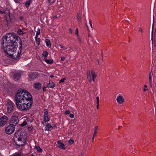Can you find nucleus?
<instances>
[{"mask_svg": "<svg viewBox=\"0 0 156 156\" xmlns=\"http://www.w3.org/2000/svg\"><path fill=\"white\" fill-rule=\"evenodd\" d=\"M19 37L14 33H8L5 35L3 37L2 48L5 53L9 56L11 57V59H5L6 61L10 62V64H13L16 63L19 60L18 57L19 56V53L18 55L15 56L14 55L15 54V51L18 46L16 44V41H18Z\"/></svg>", "mask_w": 156, "mask_h": 156, "instance_id": "nucleus-1", "label": "nucleus"}, {"mask_svg": "<svg viewBox=\"0 0 156 156\" xmlns=\"http://www.w3.org/2000/svg\"><path fill=\"white\" fill-rule=\"evenodd\" d=\"M20 106H21L22 111H27L31 108L32 105L33 100L29 99H20Z\"/></svg>", "mask_w": 156, "mask_h": 156, "instance_id": "nucleus-2", "label": "nucleus"}, {"mask_svg": "<svg viewBox=\"0 0 156 156\" xmlns=\"http://www.w3.org/2000/svg\"><path fill=\"white\" fill-rule=\"evenodd\" d=\"M29 99L33 100L31 94L27 90L21 89H20V99Z\"/></svg>", "mask_w": 156, "mask_h": 156, "instance_id": "nucleus-3", "label": "nucleus"}, {"mask_svg": "<svg viewBox=\"0 0 156 156\" xmlns=\"http://www.w3.org/2000/svg\"><path fill=\"white\" fill-rule=\"evenodd\" d=\"M15 127L13 124H10L7 126L5 128V132L7 134H11L15 131Z\"/></svg>", "mask_w": 156, "mask_h": 156, "instance_id": "nucleus-4", "label": "nucleus"}, {"mask_svg": "<svg viewBox=\"0 0 156 156\" xmlns=\"http://www.w3.org/2000/svg\"><path fill=\"white\" fill-rule=\"evenodd\" d=\"M13 139L15 144L18 146H19L20 132L19 131L15 133Z\"/></svg>", "mask_w": 156, "mask_h": 156, "instance_id": "nucleus-5", "label": "nucleus"}, {"mask_svg": "<svg viewBox=\"0 0 156 156\" xmlns=\"http://www.w3.org/2000/svg\"><path fill=\"white\" fill-rule=\"evenodd\" d=\"M8 119V117L5 115L0 118V127L4 126L7 123Z\"/></svg>", "mask_w": 156, "mask_h": 156, "instance_id": "nucleus-6", "label": "nucleus"}, {"mask_svg": "<svg viewBox=\"0 0 156 156\" xmlns=\"http://www.w3.org/2000/svg\"><path fill=\"white\" fill-rule=\"evenodd\" d=\"M39 74L37 72H31L29 74V80L30 81L36 79L39 76Z\"/></svg>", "mask_w": 156, "mask_h": 156, "instance_id": "nucleus-7", "label": "nucleus"}, {"mask_svg": "<svg viewBox=\"0 0 156 156\" xmlns=\"http://www.w3.org/2000/svg\"><path fill=\"white\" fill-rule=\"evenodd\" d=\"M19 120L18 117L16 115H12L11 119L10 122L12 123L17 125L19 122Z\"/></svg>", "mask_w": 156, "mask_h": 156, "instance_id": "nucleus-8", "label": "nucleus"}, {"mask_svg": "<svg viewBox=\"0 0 156 156\" xmlns=\"http://www.w3.org/2000/svg\"><path fill=\"white\" fill-rule=\"evenodd\" d=\"M14 100L15 101V103L17 105V108H20V106H19L20 103V93L17 92L15 95Z\"/></svg>", "mask_w": 156, "mask_h": 156, "instance_id": "nucleus-9", "label": "nucleus"}, {"mask_svg": "<svg viewBox=\"0 0 156 156\" xmlns=\"http://www.w3.org/2000/svg\"><path fill=\"white\" fill-rule=\"evenodd\" d=\"M118 102L120 104H121L124 101V99L123 97L122 96H118L116 99Z\"/></svg>", "mask_w": 156, "mask_h": 156, "instance_id": "nucleus-10", "label": "nucleus"}, {"mask_svg": "<svg viewBox=\"0 0 156 156\" xmlns=\"http://www.w3.org/2000/svg\"><path fill=\"white\" fill-rule=\"evenodd\" d=\"M41 85H42L41 83H37L35 84L34 87L36 89L39 90L41 89Z\"/></svg>", "mask_w": 156, "mask_h": 156, "instance_id": "nucleus-11", "label": "nucleus"}, {"mask_svg": "<svg viewBox=\"0 0 156 156\" xmlns=\"http://www.w3.org/2000/svg\"><path fill=\"white\" fill-rule=\"evenodd\" d=\"M57 142L58 144V147H59L63 150L65 149V147H64L65 145L64 144L61 142V141L58 140V141Z\"/></svg>", "mask_w": 156, "mask_h": 156, "instance_id": "nucleus-12", "label": "nucleus"}, {"mask_svg": "<svg viewBox=\"0 0 156 156\" xmlns=\"http://www.w3.org/2000/svg\"><path fill=\"white\" fill-rule=\"evenodd\" d=\"M91 74L92 79V80L93 81H95L96 77L97 76V75L95 73L93 69H92L91 70Z\"/></svg>", "mask_w": 156, "mask_h": 156, "instance_id": "nucleus-13", "label": "nucleus"}, {"mask_svg": "<svg viewBox=\"0 0 156 156\" xmlns=\"http://www.w3.org/2000/svg\"><path fill=\"white\" fill-rule=\"evenodd\" d=\"M14 107L12 106H7V112L8 113H10L13 111Z\"/></svg>", "mask_w": 156, "mask_h": 156, "instance_id": "nucleus-14", "label": "nucleus"}, {"mask_svg": "<svg viewBox=\"0 0 156 156\" xmlns=\"http://www.w3.org/2000/svg\"><path fill=\"white\" fill-rule=\"evenodd\" d=\"M26 141V139H23L22 140V139L20 138V146H23L24 145Z\"/></svg>", "mask_w": 156, "mask_h": 156, "instance_id": "nucleus-15", "label": "nucleus"}, {"mask_svg": "<svg viewBox=\"0 0 156 156\" xmlns=\"http://www.w3.org/2000/svg\"><path fill=\"white\" fill-rule=\"evenodd\" d=\"M14 104L12 101L9 100L7 101V106L14 107Z\"/></svg>", "mask_w": 156, "mask_h": 156, "instance_id": "nucleus-16", "label": "nucleus"}, {"mask_svg": "<svg viewBox=\"0 0 156 156\" xmlns=\"http://www.w3.org/2000/svg\"><path fill=\"white\" fill-rule=\"evenodd\" d=\"M87 76L88 80L90 82H91V76L90 74V72L89 70H88L87 71Z\"/></svg>", "mask_w": 156, "mask_h": 156, "instance_id": "nucleus-17", "label": "nucleus"}, {"mask_svg": "<svg viewBox=\"0 0 156 156\" xmlns=\"http://www.w3.org/2000/svg\"><path fill=\"white\" fill-rule=\"evenodd\" d=\"M13 78L15 81L18 80L20 78V75L19 73L15 74L13 76Z\"/></svg>", "mask_w": 156, "mask_h": 156, "instance_id": "nucleus-18", "label": "nucleus"}, {"mask_svg": "<svg viewBox=\"0 0 156 156\" xmlns=\"http://www.w3.org/2000/svg\"><path fill=\"white\" fill-rule=\"evenodd\" d=\"M42 55L44 56V59H46L48 55V53L46 51H44L42 54Z\"/></svg>", "mask_w": 156, "mask_h": 156, "instance_id": "nucleus-19", "label": "nucleus"}, {"mask_svg": "<svg viewBox=\"0 0 156 156\" xmlns=\"http://www.w3.org/2000/svg\"><path fill=\"white\" fill-rule=\"evenodd\" d=\"M152 73L151 71L150 72L149 74V81L150 83V85L151 86V83H152Z\"/></svg>", "mask_w": 156, "mask_h": 156, "instance_id": "nucleus-20", "label": "nucleus"}, {"mask_svg": "<svg viewBox=\"0 0 156 156\" xmlns=\"http://www.w3.org/2000/svg\"><path fill=\"white\" fill-rule=\"evenodd\" d=\"M45 61L46 63L48 64H51L53 63V61L51 59H45Z\"/></svg>", "mask_w": 156, "mask_h": 156, "instance_id": "nucleus-21", "label": "nucleus"}, {"mask_svg": "<svg viewBox=\"0 0 156 156\" xmlns=\"http://www.w3.org/2000/svg\"><path fill=\"white\" fill-rule=\"evenodd\" d=\"M55 86V83L53 82H52L51 83L49 82L48 85V87L51 88H53Z\"/></svg>", "mask_w": 156, "mask_h": 156, "instance_id": "nucleus-22", "label": "nucleus"}, {"mask_svg": "<svg viewBox=\"0 0 156 156\" xmlns=\"http://www.w3.org/2000/svg\"><path fill=\"white\" fill-rule=\"evenodd\" d=\"M32 0H29L26 2L25 3V6H26V7H28L29 6L30 4L32 2Z\"/></svg>", "mask_w": 156, "mask_h": 156, "instance_id": "nucleus-23", "label": "nucleus"}, {"mask_svg": "<svg viewBox=\"0 0 156 156\" xmlns=\"http://www.w3.org/2000/svg\"><path fill=\"white\" fill-rule=\"evenodd\" d=\"M47 127V130L48 131H51L52 129V126L49 125L48 123H47L46 125Z\"/></svg>", "mask_w": 156, "mask_h": 156, "instance_id": "nucleus-24", "label": "nucleus"}, {"mask_svg": "<svg viewBox=\"0 0 156 156\" xmlns=\"http://www.w3.org/2000/svg\"><path fill=\"white\" fill-rule=\"evenodd\" d=\"M45 42L47 46L48 47L49 46H51V42L50 40L48 39L45 40Z\"/></svg>", "mask_w": 156, "mask_h": 156, "instance_id": "nucleus-25", "label": "nucleus"}, {"mask_svg": "<svg viewBox=\"0 0 156 156\" xmlns=\"http://www.w3.org/2000/svg\"><path fill=\"white\" fill-rule=\"evenodd\" d=\"M98 129V126H96L94 128V133L93 135L94 136H95L96 135V133H97V132Z\"/></svg>", "mask_w": 156, "mask_h": 156, "instance_id": "nucleus-26", "label": "nucleus"}, {"mask_svg": "<svg viewBox=\"0 0 156 156\" xmlns=\"http://www.w3.org/2000/svg\"><path fill=\"white\" fill-rule=\"evenodd\" d=\"M44 120L45 122H48L50 119L49 117H48V116H44Z\"/></svg>", "mask_w": 156, "mask_h": 156, "instance_id": "nucleus-27", "label": "nucleus"}, {"mask_svg": "<svg viewBox=\"0 0 156 156\" xmlns=\"http://www.w3.org/2000/svg\"><path fill=\"white\" fill-rule=\"evenodd\" d=\"M77 19L79 20V21L80 22H81V15L80 13H77Z\"/></svg>", "mask_w": 156, "mask_h": 156, "instance_id": "nucleus-28", "label": "nucleus"}, {"mask_svg": "<svg viewBox=\"0 0 156 156\" xmlns=\"http://www.w3.org/2000/svg\"><path fill=\"white\" fill-rule=\"evenodd\" d=\"M40 29H37V32L36 34V36H35V38H36V41H37V35H39L40 34Z\"/></svg>", "mask_w": 156, "mask_h": 156, "instance_id": "nucleus-29", "label": "nucleus"}, {"mask_svg": "<svg viewBox=\"0 0 156 156\" xmlns=\"http://www.w3.org/2000/svg\"><path fill=\"white\" fill-rule=\"evenodd\" d=\"M154 16L153 15V25L152 27V34L153 35V30H154Z\"/></svg>", "mask_w": 156, "mask_h": 156, "instance_id": "nucleus-30", "label": "nucleus"}, {"mask_svg": "<svg viewBox=\"0 0 156 156\" xmlns=\"http://www.w3.org/2000/svg\"><path fill=\"white\" fill-rule=\"evenodd\" d=\"M36 148L38 152H42V150L40 148V147L39 146H36Z\"/></svg>", "mask_w": 156, "mask_h": 156, "instance_id": "nucleus-31", "label": "nucleus"}, {"mask_svg": "<svg viewBox=\"0 0 156 156\" xmlns=\"http://www.w3.org/2000/svg\"><path fill=\"white\" fill-rule=\"evenodd\" d=\"M27 123L25 121H23L22 123L20 124V126H23L27 125Z\"/></svg>", "mask_w": 156, "mask_h": 156, "instance_id": "nucleus-32", "label": "nucleus"}, {"mask_svg": "<svg viewBox=\"0 0 156 156\" xmlns=\"http://www.w3.org/2000/svg\"><path fill=\"white\" fill-rule=\"evenodd\" d=\"M74 142L73 140L70 139L69 141V143L70 144H72L74 143Z\"/></svg>", "mask_w": 156, "mask_h": 156, "instance_id": "nucleus-33", "label": "nucleus"}, {"mask_svg": "<svg viewBox=\"0 0 156 156\" xmlns=\"http://www.w3.org/2000/svg\"><path fill=\"white\" fill-rule=\"evenodd\" d=\"M4 22L5 25L8 26L9 22L6 19L4 21Z\"/></svg>", "mask_w": 156, "mask_h": 156, "instance_id": "nucleus-34", "label": "nucleus"}, {"mask_svg": "<svg viewBox=\"0 0 156 156\" xmlns=\"http://www.w3.org/2000/svg\"><path fill=\"white\" fill-rule=\"evenodd\" d=\"M26 32L23 31L21 29H20V35L23 34H26Z\"/></svg>", "mask_w": 156, "mask_h": 156, "instance_id": "nucleus-35", "label": "nucleus"}, {"mask_svg": "<svg viewBox=\"0 0 156 156\" xmlns=\"http://www.w3.org/2000/svg\"><path fill=\"white\" fill-rule=\"evenodd\" d=\"M45 112H44V116H48V112L46 109L45 110Z\"/></svg>", "mask_w": 156, "mask_h": 156, "instance_id": "nucleus-36", "label": "nucleus"}, {"mask_svg": "<svg viewBox=\"0 0 156 156\" xmlns=\"http://www.w3.org/2000/svg\"><path fill=\"white\" fill-rule=\"evenodd\" d=\"M96 99L97 100L96 103L97 104H99V97H97L96 98Z\"/></svg>", "mask_w": 156, "mask_h": 156, "instance_id": "nucleus-37", "label": "nucleus"}, {"mask_svg": "<svg viewBox=\"0 0 156 156\" xmlns=\"http://www.w3.org/2000/svg\"><path fill=\"white\" fill-rule=\"evenodd\" d=\"M65 80H66V78H65L61 79L59 81V83L63 82Z\"/></svg>", "mask_w": 156, "mask_h": 156, "instance_id": "nucleus-38", "label": "nucleus"}, {"mask_svg": "<svg viewBox=\"0 0 156 156\" xmlns=\"http://www.w3.org/2000/svg\"><path fill=\"white\" fill-rule=\"evenodd\" d=\"M89 23L90 24V25L92 28V21L90 19L89 20Z\"/></svg>", "mask_w": 156, "mask_h": 156, "instance_id": "nucleus-39", "label": "nucleus"}, {"mask_svg": "<svg viewBox=\"0 0 156 156\" xmlns=\"http://www.w3.org/2000/svg\"><path fill=\"white\" fill-rule=\"evenodd\" d=\"M69 117L71 118H73L74 117V115L72 114H70L69 115Z\"/></svg>", "mask_w": 156, "mask_h": 156, "instance_id": "nucleus-40", "label": "nucleus"}, {"mask_svg": "<svg viewBox=\"0 0 156 156\" xmlns=\"http://www.w3.org/2000/svg\"><path fill=\"white\" fill-rule=\"evenodd\" d=\"M76 34L77 35V36H78V30L77 28H76Z\"/></svg>", "mask_w": 156, "mask_h": 156, "instance_id": "nucleus-41", "label": "nucleus"}, {"mask_svg": "<svg viewBox=\"0 0 156 156\" xmlns=\"http://www.w3.org/2000/svg\"><path fill=\"white\" fill-rule=\"evenodd\" d=\"M77 39H78V41L80 42H81V39L80 37L79 36V35H78V36H77Z\"/></svg>", "mask_w": 156, "mask_h": 156, "instance_id": "nucleus-42", "label": "nucleus"}, {"mask_svg": "<svg viewBox=\"0 0 156 156\" xmlns=\"http://www.w3.org/2000/svg\"><path fill=\"white\" fill-rule=\"evenodd\" d=\"M70 113V111L69 110L66 111L65 112V114H69Z\"/></svg>", "mask_w": 156, "mask_h": 156, "instance_id": "nucleus-43", "label": "nucleus"}, {"mask_svg": "<svg viewBox=\"0 0 156 156\" xmlns=\"http://www.w3.org/2000/svg\"><path fill=\"white\" fill-rule=\"evenodd\" d=\"M69 33H71V34H72L73 32V30H72V29L71 28H69Z\"/></svg>", "mask_w": 156, "mask_h": 156, "instance_id": "nucleus-44", "label": "nucleus"}, {"mask_svg": "<svg viewBox=\"0 0 156 156\" xmlns=\"http://www.w3.org/2000/svg\"><path fill=\"white\" fill-rule=\"evenodd\" d=\"M58 46H59L60 48H63L65 49H66V48H65L63 46H62L61 45L59 44Z\"/></svg>", "mask_w": 156, "mask_h": 156, "instance_id": "nucleus-45", "label": "nucleus"}, {"mask_svg": "<svg viewBox=\"0 0 156 156\" xmlns=\"http://www.w3.org/2000/svg\"><path fill=\"white\" fill-rule=\"evenodd\" d=\"M11 156H20V154H19V153L16 154Z\"/></svg>", "mask_w": 156, "mask_h": 156, "instance_id": "nucleus-46", "label": "nucleus"}, {"mask_svg": "<svg viewBox=\"0 0 156 156\" xmlns=\"http://www.w3.org/2000/svg\"><path fill=\"white\" fill-rule=\"evenodd\" d=\"M24 73H25V72H24L23 71H22L21 72V71H20V76L21 75H24Z\"/></svg>", "mask_w": 156, "mask_h": 156, "instance_id": "nucleus-47", "label": "nucleus"}, {"mask_svg": "<svg viewBox=\"0 0 156 156\" xmlns=\"http://www.w3.org/2000/svg\"><path fill=\"white\" fill-rule=\"evenodd\" d=\"M65 58H66L64 56L62 57L61 58V59L62 61L64 60L65 59Z\"/></svg>", "mask_w": 156, "mask_h": 156, "instance_id": "nucleus-48", "label": "nucleus"}, {"mask_svg": "<svg viewBox=\"0 0 156 156\" xmlns=\"http://www.w3.org/2000/svg\"><path fill=\"white\" fill-rule=\"evenodd\" d=\"M0 12L2 13H4L6 14V12L5 11H1L0 10Z\"/></svg>", "mask_w": 156, "mask_h": 156, "instance_id": "nucleus-49", "label": "nucleus"}, {"mask_svg": "<svg viewBox=\"0 0 156 156\" xmlns=\"http://www.w3.org/2000/svg\"><path fill=\"white\" fill-rule=\"evenodd\" d=\"M14 1L16 3H19L20 2V0H14Z\"/></svg>", "mask_w": 156, "mask_h": 156, "instance_id": "nucleus-50", "label": "nucleus"}, {"mask_svg": "<svg viewBox=\"0 0 156 156\" xmlns=\"http://www.w3.org/2000/svg\"><path fill=\"white\" fill-rule=\"evenodd\" d=\"M139 31L140 32H141V33H142L143 30H142V28H140L139 30Z\"/></svg>", "mask_w": 156, "mask_h": 156, "instance_id": "nucleus-51", "label": "nucleus"}, {"mask_svg": "<svg viewBox=\"0 0 156 156\" xmlns=\"http://www.w3.org/2000/svg\"><path fill=\"white\" fill-rule=\"evenodd\" d=\"M95 136H94L93 135V137H92V142H93V141H94V138Z\"/></svg>", "mask_w": 156, "mask_h": 156, "instance_id": "nucleus-52", "label": "nucleus"}, {"mask_svg": "<svg viewBox=\"0 0 156 156\" xmlns=\"http://www.w3.org/2000/svg\"><path fill=\"white\" fill-rule=\"evenodd\" d=\"M46 88L45 87H43V91H45V89H46Z\"/></svg>", "mask_w": 156, "mask_h": 156, "instance_id": "nucleus-53", "label": "nucleus"}, {"mask_svg": "<svg viewBox=\"0 0 156 156\" xmlns=\"http://www.w3.org/2000/svg\"><path fill=\"white\" fill-rule=\"evenodd\" d=\"M99 105V104H97V109H98Z\"/></svg>", "mask_w": 156, "mask_h": 156, "instance_id": "nucleus-54", "label": "nucleus"}, {"mask_svg": "<svg viewBox=\"0 0 156 156\" xmlns=\"http://www.w3.org/2000/svg\"><path fill=\"white\" fill-rule=\"evenodd\" d=\"M148 89L147 88V89H146V88H144V89H143V90L144 91H146L147 90H148Z\"/></svg>", "mask_w": 156, "mask_h": 156, "instance_id": "nucleus-55", "label": "nucleus"}, {"mask_svg": "<svg viewBox=\"0 0 156 156\" xmlns=\"http://www.w3.org/2000/svg\"><path fill=\"white\" fill-rule=\"evenodd\" d=\"M101 56L102 57V60H103V55L102 52L101 53Z\"/></svg>", "mask_w": 156, "mask_h": 156, "instance_id": "nucleus-56", "label": "nucleus"}, {"mask_svg": "<svg viewBox=\"0 0 156 156\" xmlns=\"http://www.w3.org/2000/svg\"><path fill=\"white\" fill-rule=\"evenodd\" d=\"M50 77L51 78H53V77H54V76L53 75H51L50 76Z\"/></svg>", "mask_w": 156, "mask_h": 156, "instance_id": "nucleus-57", "label": "nucleus"}, {"mask_svg": "<svg viewBox=\"0 0 156 156\" xmlns=\"http://www.w3.org/2000/svg\"><path fill=\"white\" fill-rule=\"evenodd\" d=\"M40 41H38L37 42V44L38 45H39L40 44Z\"/></svg>", "mask_w": 156, "mask_h": 156, "instance_id": "nucleus-58", "label": "nucleus"}, {"mask_svg": "<svg viewBox=\"0 0 156 156\" xmlns=\"http://www.w3.org/2000/svg\"><path fill=\"white\" fill-rule=\"evenodd\" d=\"M144 87L145 88H147V86L146 85H144Z\"/></svg>", "mask_w": 156, "mask_h": 156, "instance_id": "nucleus-59", "label": "nucleus"}, {"mask_svg": "<svg viewBox=\"0 0 156 156\" xmlns=\"http://www.w3.org/2000/svg\"><path fill=\"white\" fill-rule=\"evenodd\" d=\"M55 0H54L52 1V3H52V4L53 3L55 2Z\"/></svg>", "mask_w": 156, "mask_h": 156, "instance_id": "nucleus-60", "label": "nucleus"}, {"mask_svg": "<svg viewBox=\"0 0 156 156\" xmlns=\"http://www.w3.org/2000/svg\"><path fill=\"white\" fill-rule=\"evenodd\" d=\"M83 154H81L79 156H83Z\"/></svg>", "mask_w": 156, "mask_h": 156, "instance_id": "nucleus-61", "label": "nucleus"}, {"mask_svg": "<svg viewBox=\"0 0 156 156\" xmlns=\"http://www.w3.org/2000/svg\"><path fill=\"white\" fill-rule=\"evenodd\" d=\"M122 127V126H119V128H118V129H119V128L120 127Z\"/></svg>", "mask_w": 156, "mask_h": 156, "instance_id": "nucleus-62", "label": "nucleus"}, {"mask_svg": "<svg viewBox=\"0 0 156 156\" xmlns=\"http://www.w3.org/2000/svg\"><path fill=\"white\" fill-rule=\"evenodd\" d=\"M20 120H21V121H23V118H22V119H20Z\"/></svg>", "mask_w": 156, "mask_h": 156, "instance_id": "nucleus-63", "label": "nucleus"}, {"mask_svg": "<svg viewBox=\"0 0 156 156\" xmlns=\"http://www.w3.org/2000/svg\"><path fill=\"white\" fill-rule=\"evenodd\" d=\"M31 156H35V155H34L33 154H32Z\"/></svg>", "mask_w": 156, "mask_h": 156, "instance_id": "nucleus-64", "label": "nucleus"}]
</instances>
